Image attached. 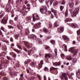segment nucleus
I'll use <instances>...</instances> for the list:
<instances>
[{"mask_svg": "<svg viewBox=\"0 0 80 80\" xmlns=\"http://www.w3.org/2000/svg\"><path fill=\"white\" fill-rule=\"evenodd\" d=\"M40 11L43 14L46 13L47 12V8L46 6H42L40 8Z\"/></svg>", "mask_w": 80, "mask_h": 80, "instance_id": "obj_1", "label": "nucleus"}, {"mask_svg": "<svg viewBox=\"0 0 80 80\" xmlns=\"http://www.w3.org/2000/svg\"><path fill=\"white\" fill-rule=\"evenodd\" d=\"M8 19V15H6L3 18V19L1 21V23L4 24H6V23H7V21Z\"/></svg>", "mask_w": 80, "mask_h": 80, "instance_id": "obj_2", "label": "nucleus"}, {"mask_svg": "<svg viewBox=\"0 0 80 80\" xmlns=\"http://www.w3.org/2000/svg\"><path fill=\"white\" fill-rule=\"evenodd\" d=\"M78 49H75V48L73 47L70 48L69 49V51L70 52L72 53H73L74 55H76L77 53L78 52Z\"/></svg>", "mask_w": 80, "mask_h": 80, "instance_id": "obj_3", "label": "nucleus"}, {"mask_svg": "<svg viewBox=\"0 0 80 80\" xmlns=\"http://www.w3.org/2000/svg\"><path fill=\"white\" fill-rule=\"evenodd\" d=\"M21 43H24L28 48H30L31 47H32V44L26 42L25 41H22V42H21Z\"/></svg>", "mask_w": 80, "mask_h": 80, "instance_id": "obj_4", "label": "nucleus"}, {"mask_svg": "<svg viewBox=\"0 0 80 80\" xmlns=\"http://www.w3.org/2000/svg\"><path fill=\"white\" fill-rule=\"evenodd\" d=\"M11 9H12V6H11L10 4H8L6 6L5 10L7 12H10L11 11Z\"/></svg>", "mask_w": 80, "mask_h": 80, "instance_id": "obj_5", "label": "nucleus"}, {"mask_svg": "<svg viewBox=\"0 0 80 80\" xmlns=\"http://www.w3.org/2000/svg\"><path fill=\"white\" fill-rule=\"evenodd\" d=\"M41 23L40 22L35 24L33 27V28H34V29L39 28L40 27V26H41Z\"/></svg>", "mask_w": 80, "mask_h": 80, "instance_id": "obj_6", "label": "nucleus"}, {"mask_svg": "<svg viewBox=\"0 0 80 80\" xmlns=\"http://www.w3.org/2000/svg\"><path fill=\"white\" fill-rule=\"evenodd\" d=\"M8 69L9 70V73L10 74V75H11V76H12V75H14V76H17L16 74H15V75H14V73H13V72L14 70L12 68L9 67L8 68Z\"/></svg>", "mask_w": 80, "mask_h": 80, "instance_id": "obj_7", "label": "nucleus"}, {"mask_svg": "<svg viewBox=\"0 0 80 80\" xmlns=\"http://www.w3.org/2000/svg\"><path fill=\"white\" fill-rule=\"evenodd\" d=\"M53 0H49L48 1H46V3L48 7L49 6H51L52 5V3H53Z\"/></svg>", "mask_w": 80, "mask_h": 80, "instance_id": "obj_8", "label": "nucleus"}, {"mask_svg": "<svg viewBox=\"0 0 80 80\" xmlns=\"http://www.w3.org/2000/svg\"><path fill=\"white\" fill-rule=\"evenodd\" d=\"M58 68H55L53 67H51L50 69V71L51 73L52 72H55V71H56L57 73H58Z\"/></svg>", "mask_w": 80, "mask_h": 80, "instance_id": "obj_9", "label": "nucleus"}, {"mask_svg": "<svg viewBox=\"0 0 80 80\" xmlns=\"http://www.w3.org/2000/svg\"><path fill=\"white\" fill-rule=\"evenodd\" d=\"M28 37L30 38L32 40H35L37 37L35 34H29L28 36Z\"/></svg>", "mask_w": 80, "mask_h": 80, "instance_id": "obj_10", "label": "nucleus"}, {"mask_svg": "<svg viewBox=\"0 0 80 80\" xmlns=\"http://www.w3.org/2000/svg\"><path fill=\"white\" fill-rule=\"evenodd\" d=\"M69 7L71 8V9H69V11L70 12H72L73 10V6H74V3H73V2H72L71 3H70L69 4Z\"/></svg>", "mask_w": 80, "mask_h": 80, "instance_id": "obj_11", "label": "nucleus"}, {"mask_svg": "<svg viewBox=\"0 0 80 80\" xmlns=\"http://www.w3.org/2000/svg\"><path fill=\"white\" fill-rule=\"evenodd\" d=\"M51 10L52 12L53 13L54 15H55V17H56V18H58V15H57V11L56 10H54V9H53V8H51Z\"/></svg>", "mask_w": 80, "mask_h": 80, "instance_id": "obj_12", "label": "nucleus"}, {"mask_svg": "<svg viewBox=\"0 0 80 80\" xmlns=\"http://www.w3.org/2000/svg\"><path fill=\"white\" fill-rule=\"evenodd\" d=\"M65 78V80H68V77L66 76V74L65 73H63L62 74L61 79V80H63Z\"/></svg>", "mask_w": 80, "mask_h": 80, "instance_id": "obj_13", "label": "nucleus"}, {"mask_svg": "<svg viewBox=\"0 0 80 80\" xmlns=\"http://www.w3.org/2000/svg\"><path fill=\"white\" fill-rule=\"evenodd\" d=\"M32 16L33 20L34 22H35L36 20H40V17H39L38 15H36V19L35 18V16H34V14H32Z\"/></svg>", "mask_w": 80, "mask_h": 80, "instance_id": "obj_14", "label": "nucleus"}, {"mask_svg": "<svg viewBox=\"0 0 80 80\" xmlns=\"http://www.w3.org/2000/svg\"><path fill=\"white\" fill-rule=\"evenodd\" d=\"M78 11H79V8H77L73 12V16L75 17L78 14Z\"/></svg>", "mask_w": 80, "mask_h": 80, "instance_id": "obj_15", "label": "nucleus"}, {"mask_svg": "<svg viewBox=\"0 0 80 80\" xmlns=\"http://www.w3.org/2000/svg\"><path fill=\"white\" fill-rule=\"evenodd\" d=\"M43 65V60H42L40 61V63L38 64L39 67L38 70H40V68H42V65Z\"/></svg>", "mask_w": 80, "mask_h": 80, "instance_id": "obj_16", "label": "nucleus"}, {"mask_svg": "<svg viewBox=\"0 0 80 80\" xmlns=\"http://www.w3.org/2000/svg\"><path fill=\"white\" fill-rule=\"evenodd\" d=\"M63 30H64V28H63V27H62L60 28H58L57 31L58 32L60 33H62V32H63Z\"/></svg>", "mask_w": 80, "mask_h": 80, "instance_id": "obj_17", "label": "nucleus"}, {"mask_svg": "<svg viewBox=\"0 0 80 80\" xmlns=\"http://www.w3.org/2000/svg\"><path fill=\"white\" fill-rule=\"evenodd\" d=\"M32 18V16H28L26 18V20L27 22H30L31 21V19Z\"/></svg>", "mask_w": 80, "mask_h": 80, "instance_id": "obj_18", "label": "nucleus"}, {"mask_svg": "<svg viewBox=\"0 0 80 80\" xmlns=\"http://www.w3.org/2000/svg\"><path fill=\"white\" fill-rule=\"evenodd\" d=\"M69 25L71 27L73 28H77V27H78V26L77 25L74 24V23H72V24H69Z\"/></svg>", "mask_w": 80, "mask_h": 80, "instance_id": "obj_19", "label": "nucleus"}, {"mask_svg": "<svg viewBox=\"0 0 80 80\" xmlns=\"http://www.w3.org/2000/svg\"><path fill=\"white\" fill-rule=\"evenodd\" d=\"M26 71L28 73H32V72H33V70L30 67H29V69L28 68H27Z\"/></svg>", "mask_w": 80, "mask_h": 80, "instance_id": "obj_20", "label": "nucleus"}, {"mask_svg": "<svg viewBox=\"0 0 80 80\" xmlns=\"http://www.w3.org/2000/svg\"><path fill=\"white\" fill-rule=\"evenodd\" d=\"M35 52L33 50H29L28 51V54L29 55H32V54L34 53Z\"/></svg>", "mask_w": 80, "mask_h": 80, "instance_id": "obj_21", "label": "nucleus"}, {"mask_svg": "<svg viewBox=\"0 0 80 80\" xmlns=\"http://www.w3.org/2000/svg\"><path fill=\"white\" fill-rule=\"evenodd\" d=\"M31 61V60H29V59H27L24 62V65H25V66H28V64Z\"/></svg>", "mask_w": 80, "mask_h": 80, "instance_id": "obj_22", "label": "nucleus"}, {"mask_svg": "<svg viewBox=\"0 0 80 80\" xmlns=\"http://www.w3.org/2000/svg\"><path fill=\"white\" fill-rule=\"evenodd\" d=\"M52 63L54 66H60L61 62H52Z\"/></svg>", "mask_w": 80, "mask_h": 80, "instance_id": "obj_23", "label": "nucleus"}, {"mask_svg": "<svg viewBox=\"0 0 80 80\" xmlns=\"http://www.w3.org/2000/svg\"><path fill=\"white\" fill-rule=\"evenodd\" d=\"M30 65L33 67H37V64L35 62H32L30 63Z\"/></svg>", "mask_w": 80, "mask_h": 80, "instance_id": "obj_24", "label": "nucleus"}, {"mask_svg": "<svg viewBox=\"0 0 80 80\" xmlns=\"http://www.w3.org/2000/svg\"><path fill=\"white\" fill-rule=\"evenodd\" d=\"M62 38L64 40H67V41H70V39L67 37V36L64 35L62 36Z\"/></svg>", "mask_w": 80, "mask_h": 80, "instance_id": "obj_25", "label": "nucleus"}, {"mask_svg": "<svg viewBox=\"0 0 80 80\" xmlns=\"http://www.w3.org/2000/svg\"><path fill=\"white\" fill-rule=\"evenodd\" d=\"M25 33L26 35H28L30 34V31L28 29L26 28L25 29Z\"/></svg>", "mask_w": 80, "mask_h": 80, "instance_id": "obj_26", "label": "nucleus"}, {"mask_svg": "<svg viewBox=\"0 0 80 80\" xmlns=\"http://www.w3.org/2000/svg\"><path fill=\"white\" fill-rule=\"evenodd\" d=\"M17 26L18 28V29H19V30H22V29L23 28V27L21 24H18Z\"/></svg>", "mask_w": 80, "mask_h": 80, "instance_id": "obj_27", "label": "nucleus"}, {"mask_svg": "<svg viewBox=\"0 0 80 80\" xmlns=\"http://www.w3.org/2000/svg\"><path fill=\"white\" fill-rule=\"evenodd\" d=\"M60 3V2L58 1H56L53 4V5L54 6H57V5H58V3Z\"/></svg>", "mask_w": 80, "mask_h": 80, "instance_id": "obj_28", "label": "nucleus"}, {"mask_svg": "<svg viewBox=\"0 0 80 80\" xmlns=\"http://www.w3.org/2000/svg\"><path fill=\"white\" fill-rule=\"evenodd\" d=\"M43 31L44 33H48V29L46 28H44L43 29Z\"/></svg>", "mask_w": 80, "mask_h": 80, "instance_id": "obj_29", "label": "nucleus"}, {"mask_svg": "<svg viewBox=\"0 0 80 80\" xmlns=\"http://www.w3.org/2000/svg\"><path fill=\"white\" fill-rule=\"evenodd\" d=\"M77 59L76 58H74L72 59V64L74 63H77Z\"/></svg>", "mask_w": 80, "mask_h": 80, "instance_id": "obj_30", "label": "nucleus"}, {"mask_svg": "<svg viewBox=\"0 0 80 80\" xmlns=\"http://www.w3.org/2000/svg\"><path fill=\"white\" fill-rule=\"evenodd\" d=\"M50 43H52V45H55V40L51 39L50 41Z\"/></svg>", "mask_w": 80, "mask_h": 80, "instance_id": "obj_31", "label": "nucleus"}, {"mask_svg": "<svg viewBox=\"0 0 80 80\" xmlns=\"http://www.w3.org/2000/svg\"><path fill=\"white\" fill-rule=\"evenodd\" d=\"M65 21L67 22H71V21H72V19L70 18H67L66 20H65Z\"/></svg>", "mask_w": 80, "mask_h": 80, "instance_id": "obj_32", "label": "nucleus"}, {"mask_svg": "<svg viewBox=\"0 0 80 80\" xmlns=\"http://www.w3.org/2000/svg\"><path fill=\"white\" fill-rule=\"evenodd\" d=\"M45 48L46 50H48V51H50L51 50L50 47L48 46H46L45 47Z\"/></svg>", "mask_w": 80, "mask_h": 80, "instance_id": "obj_33", "label": "nucleus"}, {"mask_svg": "<svg viewBox=\"0 0 80 80\" xmlns=\"http://www.w3.org/2000/svg\"><path fill=\"white\" fill-rule=\"evenodd\" d=\"M63 46H64V50L65 52H67V46L65 44H63Z\"/></svg>", "mask_w": 80, "mask_h": 80, "instance_id": "obj_34", "label": "nucleus"}, {"mask_svg": "<svg viewBox=\"0 0 80 80\" xmlns=\"http://www.w3.org/2000/svg\"><path fill=\"white\" fill-rule=\"evenodd\" d=\"M51 54L50 53L46 54L45 56V58H47V57H48L49 58H50L51 57Z\"/></svg>", "mask_w": 80, "mask_h": 80, "instance_id": "obj_35", "label": "nucleus"}, {"mask_svg": "<svg viewBox=\"0 0 80 80\" xmlns=\"http://www.w3.org/2000/svg\"><path fill=\"white\" fill-rule=\"evenodd\" d=\"M64 6H62V5L60 6V10L61 12H62L63 10V9H64Z\"/></svg>", "mask_w": 80, "mask_h": 80, "instance_id": "obj_36", "label": "nucleus"}, {"mask_svg": "<svg viewBox=\"0 0 80 80\" xmlns=\"http://www.w3.org/2000/svg\"><path fill=\"white\" fill-rule=\"evenodd\" d=\"M22 49L25 52H26V53L28 52V51L27 50V48H26V47H25V46H23L22 47Z\"/></svg>", "mask_w": 80, "mask_h": 80, "instance_id": "obj_37", "label": "nucleus"}, {"mask_svg": "<svg viewBox=\"0 0 80 80\" xmlns=\"http://www.w3.org/2000/svg\"><path fill=\"white\" fill-rule=\"evenodd\" d=\"M20 63L18 62V63H16L15 64V66L16 67V68H18V67H20Z\"/></svg>", "mask_w": 80, "mask_h": 80, "instance_id": "obj_38", "label": "nucleus"}, {"mask_svg": "<svg viewBox=\"0 0 80 80\" xmlns=\"http://www.w3.org/2000/svg\"><path fill=\"white\" fill-rule=\"evenodd\" d=\"M67 59L68 60H71L72 59V57L70 56H68L67 57Z\"/></svg>", "mask_w": 80, "mask_h": 80, "instance_id": "obj_39", "label": "nucleus"}, {"mask_svg": "<svg viewBox=\"0 0 80 80\" xmlns=\"http://www.w3.org/2000/svg\"><path fill=\"white\" fill-rule=\"evenodd\" d=\"M20 13H21V14L22 15V16H25V15H26L25 12L24 11H20Z\"/></svg>", "mask_w": 80, "mask_h": 80, "instance_id": "obj_40", "label": "nucleus"}, {"mask_svg": "<svg viewBox=\"0 0 80 80\" xmlns=\"http://www.w3.org/2000/svg\"><path fill=\"white\" fill-rule=\"evenodd\" d=\"M66 3V2L64 0H62L61 2V5H65Z\"/></svg>", "mask_w": 80, "mask_h": 80, "instance_id": "obj_41", "label": "nucleus"}, {"mask_svg": "<svg viewBox=\"0 0 80 80\" xmlns=\"http://www.w3.org/2000/svg\"><path fill=\"white\" fill-rule=\"evenodd\" d=\"M9 63V61L7 60L6 61L3 62V63L4 65H7Z\"/></svg>", "mask_w": 80, "mask_h": 80, "instance_id": "obj_42", "label": "nucleus"}, {"mask_svg": "<svg viewBox=\"0 0 80 80\" xmlns=\"http://www.w3.org/2000/svg\"><path fill=\"white\" fill-rule=\"evenodd\" d=\"M65 17H66L68 16V10L66 9L65 13Z\"/></svg>", "mask_w": 80, "mask_h": 80, "instance_id": "obj_43", "label": "nucleus"}, {"mask_svg": "<svg viewBox=\"0 0 80 80\" xmlns=\"http://www.w3.org/2000/svg\"><path fill=\"white\" fill-rule=\"evenodd\" d=\"M14 37L15 39L18 40V34L15 35H14Z\"/></svg>", "mask_w": 80, "mask_h": 80, "instance_id": "obj_44", "label": "nucleus"}, {"mask_svg": "<svg viewBox=\"0 0 80 80\" xmlns=\"http://www.w3.org/2000/svg\"><path fill=\"white\" fill-rule=\"evenodd\" d=\"M58 24H57V22L54 23V27H58Z\"/></svg>", "mask_w": 80, "mask_h": 80, "instance_id": "obj_45", "label": "nucleus"}, {"mask_svg": "<svg viewBox=\"0 0 80 80\" xmlns=\"http://www.w3.org/2000/svg\"><path fill=\"white\" fill-rule=\"evenodd\" d=\"M13 50H14V51L15 52H17L18 53H20V50H18L15 48H14Z\"/></svg>", "mask_w": 80, "mask_h": 80, "instance_id": "obj_46", "label": "nucleus"}, {"mask_svg": "<svg viewBox=\"0 0 80 80\" xmlns=\"http://www.w3.org/2000/svg\"><path fill=\"white\" fill-rule=\"evenodd\" d=\"M9 23L10 24H11V25H13V24L14 23L13 21L12 20H10Z\"/></svg>", "mask_w": 80, "mask_h": 80, "instance_id": "obj_47", "label": "nucleus"}, {"mask_svg": "<svg viewBox=\"0 0 80 80\" xmlns=\"http://www.w3.org/2000/svg\"><path fill=\"white\" fill-rule=\"evenodd\" d=\"M17 46L18 47V48H19L20 50H22V48H21V46L19 44H17Z\"/></svg>", "mask_w": 80, "mask_h": 80, "instance_id": "obj_48", "label": "nucleus"}, {"mask_svg": "<svg viewBox=\"0 0 80 80\" xmlns=\"http://www.w3.org/2000/svg\"><path fill=\"white\" fill-rule=\"evenodd\" d=\"M37 40L38 41V42L39 43H42V40H41V39L37 38Z\"/></svg>", "mask_w": 80, "mask_h": 80, "instance_id": "obj_49", "label": "nucleus"}, {"mask_svg": "<svg viewBox=\"0 0 80 80\" xmlns=\"http://www.w3.org/2000/svg\"><path fill=\"white\" fill-rule=\"evenodd\" d=\"M18 19V16H17L14 18V20H15V21H17Z\"/></svg>", "mask_w": 80, "mask_h": 80, "instance_id": "obj_50", "label": "nucleus"}, {"mask_svg": "<svg viewBox=\"0 0 80 80\" xmlns=\"http://www.w3.org/2000/svg\"><path fill=\"white\" fill-rule=\"evenodd\" d=\"M45 40H47L48 39H50L51 38V37L49 36V37H47L45 38Z\"/></svg>", "mask_w": 80, "mask_h": 80, "instance_id": "obj_51", "label": "nucleus"}, {"mask_svg": "<svg viewBox=\"0 0 80 80\" xmlns=\"http://www.w3.org/2000/svg\"><path fill=\"white\" fill-rule=\"evenodd\" d=\"M1 75H2V76H5V74H4V71H2L1 72Z\"/></svg>", "mask_w": 80, "mask_h": 80, "instance_id": "obj_52", "label": "nucleus"}, {"mask_svg": "<svg viewBox=\"0 0 80 80\" xmlns=\"http://www.w3.org/2000/svg\"><path fill=\"white\" fill-rule=\"evenodd\" d=\"M68 77L70 79H72L73 78H72V76L70 75H68Z\"/></svg>", "mask_w": 80, "mask_h": 80, "instance_id": "obj_53", "label": "nucleus"}, {"mask_svg": "<svg viewBox=\"0 0 80 80\" xmlns=\"http://www.w3.org/2000/svg\"><path fill=\"white\" fill-rule=\"evenodd\" d=\"M3 16H4V13H3L1 15H0V18H2Z\"/></svg>", "mask_w": 80, "mask_h": 80, "instance_id": "obj_54", "label": "nucleus"}, {"mask_svg": "<svg viewBox=\"0 0 80 80\" xmlns=\"http://www.w3.org/2000/svg\"><path fill=\"white\" fill-rule=\"evenodd\" d=\"M44 71H46V70L48 72V68L47 67H45L44 69Z\"/></svg>", "mask_w": 80, "mask_h": 80, "instance_id": "obj_55", "label": "nucleus"}, {"mask_svg": "<svg viewBox=\"0 0 80 80\" xmlns=\"http://www.w3.org/2000/svg\"><path fill=\"white\" fill-rule=\"evenodd\" d=\"M8 27L9 28H10V29H11V28H13V27L12 26H10V25H8Z\"/></svg>", "mask_w": 80, "mask_h": 80, "instance_id": "obj_56", "label": "nucleus"}, {"mask_svg": "<svg viewBox=\"0 0 80 80\" xmlns=\"http://www.w3.org/2000/svg\"><path fill=\"white\" fill-rule=\"evenodd\" d=\"M1 30H2L3 32H6V31H5V30H4V28L3 27H2L1 28Z\"/></svg>", "mask_w": 80, "mask_h": 80, "instance_id": "obj_57", "label": "nucleus"}, {"mask_svg": "<svg viewBox=\"0 0 80 80\" xmlns=\"http://www.w3.org/2000/svg\"><path fill=\"white\" fill-rule=\"evenodd\" d=\"M54 52L56 54V56H57V49H55L54 50Z\"/></svg>", "mask_w": 80, "mask_h": 80, "instance_id": "obj_58", "label": "nucleus"}, {"mask_svg": "<svg viewBox=\"0 0 80 80\" xmlns=\"http://www.w3.org/2000/svg\"><path fill=\"white\" fill-rule=\"evenodd\" d=\"M0 35H2V37H4V35H3V33L2 32V31L0 29Z\"/></svg>", "mask_w": 80, "mask_h": 80, "instance_id": "obj_59", "label": "nucleus"}, {"mask_svg": "<svg viewBox=\"0 0 80 80\" xmlns=\"http://www.w3.org/2000/svg\"><path fill=\"white\" fill-rule=\"evenodd\" d=\"M1 57H2V55L0 54V62H1L2 60V59H3V58H1Z\"/></svg>", "mask_w": 80, "mask_h": 80, "instance_id": "obj_60", "label": "nucleus"}, {"mask_svg": "<svg viewBox=\"0 0 80 80\" xmlns=\"http://www.w3.org/2000/svg\"><path fill=\"white\" fill-rule=\"evenodd\" d=\"M77 32L78 35H80V29L78 30Z\"/></svg>", "mask_w": 80, "mask_h": 80, "instance_id": "obj_61", "label": "nucleus"}, {"mask_svg": "<svg viewBox=\"0 0 80 80\" xmlns=\"http://www.w3.org/2000/svg\"><path fill=\"white\" fill-rule=\"evenodd\" d=\"M37 76L38 78H39V80H41V77H40V76L39 75H37Z\"/></svg>", "mask_w": 80, "mask_h": 80, "instance_id": "obj_62", "label": "nucleus"}, {"mask_svg": "<svg viewBox=\"0 0 80 80\" xmlns=\"http://www.w3.org/2000/svg\"><path fill=\"white\" fill-rule=\"evenodd\" d=\"M48 27V28H52V24H49Z\"/></svg>", "mask_w": 80, "mask_h": 80, "instance_id": "obj_63", "label": "nucleus"}, {"mask_svg": "<svg viewBox=\"0 0 80 80\" xmlns=\"http://www.w3.org/2000/svg\"><path fill=\"white\" fill-rule=\"evenodd\" d=\"M8 78L6 77H4L3 78V80H7Z\"/></svg>", "mask_w": 80, "mask_h": 80, "instance_id": "obj_64", "label": "nucleus"}]
</instances>
